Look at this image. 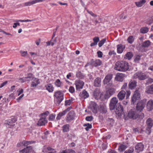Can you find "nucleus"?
Returning <instances> with one entry per match:
<instances>
[{"instance_id": "obj_1", "label": "nucleus", "mask_w": 153, "mask_h": 153, "mask_svg": "<svg viewBox=\"0 0 153 153\" xmlns=\"http://www.w3.org/2000/svg\"><path fill=\"white\" fill-rule=\"evenodd\" d=\"M128 62L125 61H118L115 64L114 69L119 71L126 72L129 69Z\"/></svg>"}, {"instance_id": "obj_2", "label": "nucleus", "mask_w": 153, "mask_h": 153, "mask_svg": "<svg viewBox=\"0 0 153 153\" xmlns=\"http://www.w3.org/2000/svg\"><path fill=\"white\" fill-rule=\"evenodd\" d=\"M114 85L111 82L107 84V87L108 88V89L106 91L104 96L105 99H108L115 93L116 89L113 87Z\"/></svg>"}, {"instance_id": "obj_3", "label": "nucleus", "mask_w": 153, "mask_h": 153, "mask_svg": "<svg viewBox=\"0 0 153 153\" xmlns=\"http://www.w3.org/2000/svg\"><path fill=\"white\" fill-rule=\"evenodd\" d=\"M63 91H57L54 92L53 96L56 98V103L58 105L60 104L64 99Z\"/></svg>"}, {"instance_id": "obj_4", "label": "nucleus", "mask_w": 153, "mask_h": 153, "mask_svg": "<svg viewBox=\"0 0 153 153\" xmlns=\"http://www.w3.org/2000/svg\"><path fill=\"white\" fill-rule=\"evenodd\" d=\"M138 117V113L135 110L131 109L128 112L127 116L125 117L124 115V118L126 120H128V118L132 119L133 120L136 119Z\"/></svg>"}, {"instance_id": "obj_5", "label": "nucleus", "mask_w": 153, "mask_h": 153, "mask_svg": "<svg viewBox=\"0 0 153 153\" xmlns=\"http://www.w3.org/2000/svg\"><path fill=\"white\" fill-rule=\"evenodd\" d=\"M141 94L139 91L138 90H136L133 95L131 99V103L132 104H134L137 101L140 99Z\"/></svg>"}, {"instance_id": "obj_6", "label": "nucleus", "mask_w": 153, "mask_h": 153, "mask_svg": "<svg viewBox=\"0 0 153 153\" xmlns=\"http://www.w3.org/2000/svg\"><path fill=\"white\" fill-rule=\"evenodd\" d=\"M135 79H138L140 80H144L147 78V75L141 72H137L134 75Z\"/></svg>"}, {"instance_id": "obj_7", "label": "nucleus", "mask_w": 153, "mask_h": 153, "mask_svg": "<svg viewBox=\"0 0 153 153\" xmlns=\"http://www.w3.org/2000/svg\"><path fill=\"white\" fill-rule=\"evenodd\" d=\"M146 103V100H143L139 101L137 104L136 106L137 110L141 111L145 107Z\"/></svg>"}, {"instance_id": "obj_8", "label": "nucleus", "mask_w": 153, "mask_h": 153, "mask_svg": "<svg viewBox=\"0 0 153 153\" xmlns=\"http://www.w3.org/2000/svg\"><path fill=\"white\" fill-rule=\"evenodd\" d=\"M118 102V99L116 97H113L111 99L109 105V108L111 110L115 109Z\"/></svg>"}, {"instance_id": "obj_9", "label": "nucleus", "mask_w": 153, "mask_h": 153, "mask_svg": "<svg viewBox=\"0 0 153 153\" xmlns=\"http://www.w3.org/2000/svg\"><path fill=\"white\" fill-rule=\"evenodd\" d=\"M75 116V113L73 110H71L69 111L68 114L66 117V120L67 122L69 123L73 120Z\"/></svg>"}, {"instance_id": "obj_10", "label": "nucleus", "mask_w": 153, "mask_h": 153, "mask_svg": "<svg viewBox=\"0 0 153 153\" xmlns=\"http://www.w3.org/2000/svg\"><path fill=\"white\" fill-rule=\"evenodd\" d=\"M72 108L71 106L68 108H67L65 110L62 112H60L58 113L57 116L56 117L57 120H60L62 117L66 113L69 111Z\"/></svg>"}, {"instance_id": "obj_11", "label": "nucleus", "mask_w": 153, "mask_h": 153, "mask_svg": "<svg viewBox=\"0 0 153 153\" xmlns=\"http://www.w3.org/2000/svg\"><path fill=\"white\" fill-rule=\"evenodd\" d=\"M89 107L92 112L95 114L97 112V103L94 102H91L89 105Z\"/></svg>"}, {"instance_id": "obj_12", "label": "nucleus", "mask_w": 153, "mask_h": 153, "mask_svg": "<svg viewBox=\"0 0 153 153\" xmlns=\"http://www.w3.org/2000/svg\"><path fill=\"white\" fill-rule=\"evenodd\" d=\"M76 90H78L82 89L84 85V82L80 80H76L75 81Z\"/></svg>"}, {"instance_id": "obj_13", "label": "nucleus", "mask_w": 153, "mask_h": 153, "mask_svg": "<svg viewBox=\"0 0 153 153\" xmlns=\"http://www.w3.org/2000/svg\"><path fill=\"white\" fill-rule=\"evenodd\" d=\"M98 109L100 112L102 114H105L107 112V108L106 106L104 104H100Z\"/></svg>"}, {"instance_id": "obj_14", "label": "nucleus", "mask_w": 153, "mask_h": 153, "mask_svg": "<svg viewBox=\"0 0 153 153\" xmlns=\"http://www.w3.org/2000/svg\"><path fill=\"white\" fill-rule=\"evenodd\" d=\"M123 109V106L120 104H119L116 107L115 113L119 115H121L124 113Z\"/></svg>"}, {"instance_id": "obj_15", "label": "nucleus", "mask_w": 153, "mask_h": 153, "mask_svg": "<svg viewBox=\"0 0 153 153\" xmlns=\"http://www.w3.org/2000/svg\"><path fill=\"white\" fill-rule=\"evenodd\" d=\"M45 0H33L24 3V6H30L37 3L43 2Z\"/></svg>"}, {"instance_id": "obj_16", "label": "nucleus", "mask_w": 153, "mask_h": 153, "mask_svg": "<svg viewBox=\"0 0 153 153\" xmlns=\"http://www.w3.org/2000/svg\"><path fill=\"white\" fill-rule=\"evenodd\" d=\"M135 148L136 152L137 153L142 151L144 148V146L141 143H137L136 145Z\"/></svg>"}, {"instance_id": "obj_17", "label": "nucleus", "mask_w": 153, "mask_h": 153, "mask_svg": "<svg viewBox=\"0 0 153 153\" xmlns=\"http://www.w3.org/2000/svg\"><path fill=\"white\" fill-rule=\"evenodd\" d=\"M91 62L92 65L95 67L100 66L102 63L101 61L99 59L94 60L92 59H91Z\"/></svg>"}, {"instance_id": "obj_18", "label": "nucleus", "mask_w": 153, "mask_h": 153, "mask_svg": "<svg viewBox=\"0 0 153 153\" xmlns=\"http://www.w3.org/2000/svg\"><path fill=\"white\" fill-rule=\"evenodd\" d=\"M137 82L135 80H131L129 82L128 85L129 88L133 90L137 86Z\"/></svg>"}, {"instance_id": "obj_19", "label": "nucleus", "mask_w": 153, "mask_h": 153, "mask_svg": "<svg viewBox=\"0 0 153 153\" xmlns=\"http://www.w3.org/2000/svg\"><path fill=\"white\" fill-rule=\"evenodd\" d=\"M113 75L112 74H108L105 77L103 80V83L104 84H107L108 83L110 82L112 78Z\"/></svg>"}, {"instance_id": "obj_20", "label": "nucleus", "mask_w": 153, "mask_h": 153, "mask_svg": "<svg viewBox=\"0 0 153 153\" xmlns=\"http://www.w3.org/2000/svg\"><path fill=\"white\" fill-rule=\"evenodd\" d=\"M117 52L119 54L121 53L125 48V46L122 44H118L117 45Z\"/></svg>"}, {"instance_id": "obj_21", "label": "nucleus", "mask_w": 153, "mask_h": 153, "mask_svg": "<svg viewBox=\"0 0 153 153\" xmlns=\"http://www.w3.org/2000/svg\"><path fill=\"white\" fill-rule=\"evenodd\" d=\"M48 122V120L45 117H41L37 123V125L39 126L45 125Z\"/></svg>"}, {"instance_id": "obj_22", "label": "nucleus", "mask_w": 153, "mask_h": 153, "mask_svg": "<svg viewBox=\"0 0 153 153\" xmlns=\"http://www.w3.org/2000/svg\"><path fill=\"white\" fill-rule=\"evenodd\" d=\"M45 87L46 90L49 93H52L54 91V88L51 83H49L45 85Z\"/></svg>"}, {"instance_id": "obj_23", "label": "nucleus", "mask_w": 153, "mask_h": 153, "mask_svg": "<svg viewBox=\"0 0 153 153\" xmlns=\"http://www.w3.org/2000/svg\"><path fill=\"white\" fill-rule=\"evenodd\" d=\"M79 96L82 99H85L88 97L89 95L87 92L85 90H84L80 93Z\"/></svg>"}, {"instance_id": "obj_24", "label": "nucleus", "mask_w": 153, "mask_h": 153, "mask_svg": "<svg viewBox=\"0 0 153 153\" xmlns=\"http://www.w3.org/2000/svg\"><path fill=\"white\" fill-rule=\"evenodd\" d=\"M147 108L148 111L153 110V101L152 100H149L147 103Z\"/></svg>"}, {"instance_id": "obj_25", "label": "nucleus", "mask_w": 153, "mask_h": 153, "mask_svg": "<svg viewBox=\"0 0 153 153\" xmlns=\"http://www.w3.org/2000/svg\"><path fill=\"white\" fill-rule=\"evenodd\" d=\"M126 92L124 91H120L117 95V97L119 100H123L125 97Z\"/></svg>"}, {"instance_id": "obj_26", "label": "nucleus", "mask_w": 153, "mask_h": 153, "mask_svg": "<svg viewBox=\"0 0 153 153\" xmlns=\"http://www.w3.org/2000/svg\"><path fill=\"white\" fill-rule=\"evenodd\" d=\"M100 91L99 89H96L94 92V98L97 99L100 98Z\"/></svg>"}, {"instance_id": "obj_27", "label": "nucleus", "mask_w": 153, "mask_h": 153, "mask_svg": "<svg viewBox=\"0 0 153 153\" xmlns=\"http://www.w3.org/2000/svg\"><path fill=\"white\" fill-rule=\"evenodd\" d=\"M101 79L100 77H98L94 80V83L95 87H98L101 85Z\"/></svg>"}, {"instance_id": "obj_28", "label": "nucleus", "mask_w": 153, "mask_h": 153, "mask_svg": "<svg viewBox=\"0 0 153 153\" xmlns=\"http://www.w3.org/2000/svg\"><path fill=\"white\" fill-rule=\"evenodd\" d=\"M146 92L148 94H153V84L147 88Z\"/></svg>"}, {"instance_id": "obj_29", "label": "nucleus", "mask_w": 153, "mask_h": 153, "mask_svg": "<svg viewBox=\"0 0 153 153\" xmlns=\"http://www.w3.org/2000/svg\"><path fill=\"white\" fill-rule=\"evenodd\" d=\"M147 127L152 128L153 125V120L150 118H149L146 122Z\"/></svg>"}, {"instance_id": "obj_30", "label": "nucleus", "mask_w": 153, "mask_h": 153, "mask_svg": "<svg viewBox=\"0 0 153 153\" xmlns=\"http://www.w3.org/2000/svg\"><path fill=\"white\" fill-rule=\"evenodd\" d=\"M133 55L131 52H127L125 55L124 58L129 60H130L133 57Z\"/></svg>"}, {"instance_id": "obj_31", "label": "nucleus", "mask_w": 153, "mask_h": 153, "mask_svg": "<svg viewBox=\"0 0 153 153\" xmlns=\"http://www.w3.org/2000/svg\"><path fill=\"white\" fill-rule=\"evenodd\" d=\"M125 74L122 73L118 74L117 76V80L119 81L122 82L123 81Z\"/></svg>"}, {"instance_id": "obj_32", "label": "nucleus", "mask_w": 153, "mask_h": 153, "mask_svg": "<svg viewBox=\"0 0 153 153\" xmlns=\"http://www.w3.org/2000/svg\"><path fill=\"white\" fill-rule=\"evenodd\" d=\"M31 149V146H27L22 150L21 151H20V153H28Z\"/></svg>"}, {"instance_id": "obj_33", "label": "nucleus", "mask_w": 153, "mask_h": 153, "mask_svg": "<svg viewBox=\"0 0 153 153\" xmlns=\"http://www.w3.org/2000/svg\"><path fill=\"white\" fill-rule=\"evenodd\" d=\"M35 82L36 83L33 82H32L30 85L31 87H36L40 83L39 79L36 78H35Z\"/></svg>"}, {"instance_id": "obj_34", "label": "nucleus", "mask_w": 153, "mask_h": 153, "mask_svg": "<svg viewBox=\"0 0 153 153\" xmlns=\"http://www.w3.org/2000/svg\"><path fill=\"white\" fill-rule=\"evenodd\" d=\"M16 121V119L13 117L11 118V119L7 121V124L9 125L13 126L15 125L14 124H13L12 123H14Z\"/></svg>"}, {"instance_id": "obj_35", "label": "nucleus", "mask_w": 153, "mask_h": 153, "mask_svg": "<svg viewBox=\"0 0 153 153\" xmlns=\"http://www.w3.org/2000/svg\"><path fill=\"white\" fill-rule=\"evenodd\" d=\"M146 2V1L144 0H141L140 1L136 2H135L136 6L138 7H142Z\"/></svg>"}, {"instance_id": "obj_36", "label": "nucleus", "mask_w": 153, "mask_h": 153, "mask_svg": "<svg viewBox=\"0 0 153 153\" xmlns=\"http://www.w3.org/2000/svg\"><path fill=\"white\" fill-rule=\"evenodd\" d=\"M150 45V42L149 40H146L142 43L141 47L142 48L148 47Z\"/></svg>"}, {"instance_id": "obj_37", "label": "nucleus", "mask_w": 153, "mask_h": 153, "mask_svg": "<svg viewBox=\"0 0 153 153\" xmlns=\"http://www.w3.org/2000/svg\"><path fill=\"white\" fill-rule=\"evenodd\" d=\"M127 148L126 146L125 145L121 144L118 147V150L119 152H121L124 151Z\"/></svg>"}, {"instance_id": "obj_38", "label": "nucleus", "mask_w": 153, "mask_h": 153, "mask_svg": "<svg viewBox=\"0 0 153 153\" xmlns=\"http://www.w3.org/2000/svg\"><path fill=\"white\" fill-rule=\"evenodd\" d=\"M70 126L68 124L64 125L62 127L63 132H68L69 131Z\"/></svg>"}, {"instance_id": "obj_39", "label": "nucleus", "mask_w": 153, "mask_h": 153, "mask_svg": "<svg viewBox=\"0 0 153 153\" xmlns=\"http://www.w3.org/2000/svg\"><path fill=\"white\" fill-rule=\"evenodd\" d=\"M149 31V28L147 27H143L141 28L140 29V32L142 33H147Z\"/></svg>"}, {"instance_id": "obj_40", "label": "nucleus", "mask_w": 153, "mask_h": 153, "mask_svg": "<svg viewBox=\"0 0 153 153\" xmlns=\"http://www.w3.org/2000/svg\"><path fill=\"white\" fill-rule=\"evenodd\" d=\"M76 76L77 77L81 79H83L84 77V76L83 75V74L80 71L76 73Z\"/></svg>"}, {"instance_id": "obj_41", "label": "nucleus", "mask_w": 153, "mask_h": 153, "mask_svg": "<svg viewBox=\"0 0 153 153\" xmlns=\"http://www.w3.org/2000/svg\"><path fill=\"white\" fill-rule=\"evenodd\" d=\"M62 82L60 81L59 79H57L54 82L55 85L57 87H59L61 86Z\"/></svg>"}, {"instance_id": "obj_42", "label": "nucleus", "mask_w": 153, "mask_h": 153, "mask_svg": "<svg viewBox=\"0 0 153 153\" xmlns=\"http://www.w3.org/2000/svg\"><path fill=\"white\" fill-rule=\"evenodd\" d=\"M83 126L86 127L85 129L86 131H88L89 129L91 128L92 127L91 124L89 123L84 124L83 125Z\"/></svg>"}, {"instance_id": "obj_43", "label": "nucleus", "mask_w": 153, "mask_h": 153, "mask_svg": "<svg viewBox=\"0 0 153 153\" xmlns=\"http://www.w3.org/2000/svg\"><path fill=\"white\" fill-rule=\"evenodd\" d=\"M134 38L133 36H129L127 39V41L128 43L132 44L134 41Z\"/></svg>"}, {"instance_id": "obj_44", "label": "nucleus", "mask_w": 153, "mask_h": 153, "mask_svg": "<svg viewBox=\"0 0 153 153\" xmlns=\"http://www.w3.org/2000/svg\"><path fill=\"white\" fill-rule=\"evenodd\" d=\"M73 98H72L68 100H66L65 102V105L67 106L70 105L73 101Z\"/></svg>"}, {"instance_id": "obj_45", "label": "nucleus", "mask_w": 153, "mask_h": 153, "mask_svg": "<svg viewBox=\"0 0 153 153\" xmlns=\"http://www.w3.org/2000/svg\"><path fill=\"white\" fill-rule=\"evenodd\" d=\"M106 41V38L102 39L98 43V46L100 47H102Z\"/></svg>"}, {"instance_id": "obj_46", "label": "nucleus", "mask_w": 153, "mask_h": 153, "mask_svg": "<svg viewBox=\"0 0 153 153\" xmlns=\"http://www.w3.org/2000/svg\"><path fill=\"white\" fill-rule=\"evenodd\" d=\"M151 127H146L145 132L148 135H149L151 132Z\"/></svg>"}, {"instance_id": "obj_47", "label": "nucleus", "mask_w": 153, "mask_h": 153, "mask_svg": "<svg viewBox=\"0 0 153 153\" xmlns=\"http://www.w3.org/2000/svg\"><path fill=\"white\" fill-rule=\"evenodd\" d=\"M19 82L21 83H24L27 81H29L30 80V79H26L25 77H23L22 78H19Z\"/></svg>"}, {"instance_id": "obj_48", "label": "nucleus", "mask_w": 153, "mask_h": 153, "mask_svg": "<svg viewBox=\"0 0 153 153\" xmlns=\"http://www.w3.org/2000/svg\"><path fill=\"white\" fill-rule=\"evenodd\" d=\"M55 114H51L49 116V120L51 121L53 120L55 118Z\"/></svg>"}, {"instance_id": "obj_49", "label": "nucleus", "mask_w": 153, "mask_h": 153, "mask_svg": "<svg viewBox=\"0 0 153 153\" xmlns=\"http://www.w3.org/2000/svg\"><path fill=\"white\" fill-rule=\"evenodd\" d=\"M141 58L140 56L139 55H137L135 57L134 59V61L137 63H138L139 61L140 60Z\"/></svg>"}, {"instance_id": "obj_50", "label": "nucleus", "mask_w": 153, "mask_h": 153, "mask_svg": "<svg viewBox=\"0 0 153 153\" xmlns=\"http://www.w3.org/2000/svg\"><path fill=\"white\" fill-rule=\"evenodd\" d=\"M49 114V112L48 111H46L45 112L41 114V115L43 117H45L46 118V117Z\"/></svg>"}, {"instance_id": "obj_51", "label": "nucleus", "mask_w": 153, "mask_h": 153, "mask_svg": "<svg viewBox=\"0 0 153 153\" xmlns=\"http://www.w3.org/2000/svg\"><path fill=\"white\" fill-rule=\"evenodd\" d=\"M86 11L89 14L94 17H96L97 16V15L94 14L91 11H89L88 10H86Z\"/></svg>"}, {"instance_id": "obj_52", "label": "nucleus", "mask_w": 153, "mask_h": 153, "mask_svg": "<svg viewBox=\"0 0 153 153\" xmlns=\"http://www.w3.org/2000/svg\"><path fill=\"white\" fill-rule=\"evenodd\" d=\"M116 54V52L114 51H110L108 53V55L110 56L113 55L115 56Z\"/></svg>"}, {"instance_id": "obj_53", "label": "nucleus", "mask_w": 153, "mask_h": 153, "mask_svg": "<svg viewBox=\"0 0 153 153\" xmlns=\"http://www.w3.org/2000/svg\"><path fill=\"white\" fill-rule=\"evenodd\" d=\"M25 143L24 142V140H23V141L22 142H20L18 143L17 144V146L18 147H20L22 146H25Z\"/></svg>"}, {"instance_id": "obj_54", "label": "nucleus", "mask_w": 153, "mask_h": 153, "mask_svg": "<svg viewBox=\"0 0 153 153\" xmlns=\"http://www.w3.org/2000/svg\"><path fill=\"white\" fill-rule=\"evenodd\" d=\"M85 119L87 121H91L93 119V117L92 116H88L85 118Z\"/></svg>"}, {"instance_id": "obj_55", "label": "nucleus", "mask_w": 153, "mask_h": 153, "mask_svg": "<svg viewBox=\"0 0 153 153\" xmlns=\"http://www.w3.org/2000/svg\"><path fill=\"white\" fill-rule=\"evenodd\" d=\"M69 91L70 93H73L75 91L74 88L72 86H70L69 89Z\"/></svg>"}, {"instance_id": "obj_56", "label": "nucleus", "mask_w": 153, "mask_h": 153, "mask_svg": "<svg viewBox=\"0 0 153 153\" xmlns=\"http://www.w3.org/2000/svg\"><path fill=\"white\" fill-rule=\"evenodd\" d=\"M33 75V74L32 73L28 74L27 75V76L25 78L26 79H30H30L32 77Z\"/></svg>"}, {"instance_id": "obj_57", "label": "nucleus", "mask_w": 153, "mask_h": 153, "mask_svg": "<svg viewBox=\"0 0 153 153\" xmlns=\"http://www.w3.org/2000/svg\"><path fill=\"white\" fill-rule=\"evenodd\" d=\"M93 40L94 42L97 44V42L100 41L99 38L98 37L96 36L93 38Z\"/></svg>"}, {"instance_id": "obj_58", "label": "nucleus", "mask_w": 153, "mask_h": 153, "mask_svg": "<svg viewBox=\"0 0 153 153\" xmlns=\"http://www.w3.org/2000/svg\"><path fill=\"white\" fill-rule=\"evenodd\" d=\"M144 115V114L142 112H140L138 114V117L140 119H142L143 118Z\"/></svg>"}, {"instance_id": "obj_59", "label": "nucleus", "mask_w": 153, "mask_h": 153, "mask_svg": "<svg viewBox=\"0 0 153 153\" xmlns=\"http://www.w3.org/2000/svg\"><path fill=\"white\" fill-rule=\"evenodd\" d=\"M109 123L110 125H112L114 123V120L112 118H108V120Z\"/></svg>"}, {"instance_id": "obj_60", "label": "nucleus", "mask_w": 153, "mask_h": 153, "mask_svg": "<svg viewBox=\"0 0 153 153\" xmlns=\"http://www.w3.org/2000/svg\"><path fill=\"white\" fill-rule=\"evenodd\" d=\"M32 20L29 19H26V20H19L17 21L18 22H29L32 21Z\"/></svg>"}, {"instance_id": "obj_61", "label": "nucleus", "mask_w": 153, "mask_h": 153, "mask_svg": "<svg viewBox=\"0 0 153 153\" xmlns=\"http://www.w3.org/2000/svg\"><path fill=\"white\" fill-rule=\"evenodd\" d=\"M97 54L98 55V56L99 58H101L102 56V53L100 51H99L97 52Z\"/></svg>"}, {"instance_id": "obj_62", "label": "nucleus", "mask_w": 153, "mask_h": 153, "mask_svg": "<svg viewBox=\"0 0 153 153\" xmlns=\"http://www.w3.org/2000/svg\"><path fill=\"white\" fill-rule=\"evenodd\" d=\"M42 151L43 152H48L47 147L46 146H44L42 149Z\"/></svg>"}, {"instance_id": "obj_63", "label": "nucleus", "mask_w": 153, "mask_h": 153, "mask_svg": "<svg viewBox=\"0 0 153 153\" xmlns=\"http://www.w3.org/2000/svg\"><path fill=\"white\" fill-rule=\"evenodd\" d=\"M134 150L133 149H130L126 150L124 152V153H131L133 152Z\"/></svg>"}, {"instance_id": "obj_64", "label": "nucleus", "mask_w": 153, "mask_h": 153, "mask_svg": "<svg viewBox=\"0 0 153 153\" xmlns=\"http://www.w3.org/2000/svg\"><path fill=\"white\" fill-rule=\"evenodd\" d=\"M24 94H22L16 99V100L18 102H20V100L24 97Z\"/></svg>"}]
</instances>
